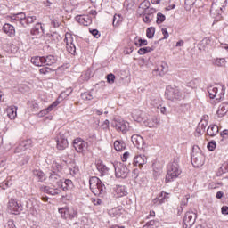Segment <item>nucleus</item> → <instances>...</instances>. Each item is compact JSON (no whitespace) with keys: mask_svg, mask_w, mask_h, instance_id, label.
<instances>
[{"mask_svg":"<svg viewBox=\"0 0 228 228\" xmlns=\"http://www.w3.org/2000/svg\"><path fill=\"white\" fill-rule=\"evenodd\" d=\"M61 186H63V182L61 181V178H60V175L52 174L49 176L48 184L43 185L41 191L48 195H60V193H61Z\"/></svg>","mask_w":228,"mask_h":228,"instance_id":"obj_1","label":"nucleus"},{"mask_svg":"<svg viewBox=\"0 0 228 228\" xmlns=\"http://www.w3.org/2000/svg\"><path fill=\"white\" fill-rule=\"evenodd\" d=\"M208 92L210 99H215L216 101H224V98L225 97V86L222 84L209 86Z\"/></svg>","mask_w":228,"mask_h":228,"instance_id":"obj_2","label":"nucleus"},{"mask_svg":"<svg viewBox=\"0 0 228 228\" xmlns=\"http://www.w3.org/2000/svg\"><path fill=\"white\" fill-rule=\"evenodd\" d=\"M90 190L94 195H104L106 191V186L101 179L97 178L96 176H93L89 180Z\"/></svg>","mask_w":228,"mask_h":228,"instance_id":"obj_3","label":"nucleus"},{"mask_svg":"<svg viewBox=\"0 0 228 228\" xmlns=\"http://www.w3.org/2000/svg\"><path fill=\"white\" fill-rule=\"evenodd\" d=\"M181 175V169L177 163L169 164L167 167V173L166 175L165 183H172Z\"/></svg>","mask_w":228,"mask_h":228,"instance_id":"obj_4","label":"nucleus"},{"mask_svg":"<svg viewBox=\"0 0 228 228\" xmlns=\"http://www.w3.org/2000/svg\"><path fill=\"white\" fill-rule=\"evenodd\" d=\"M166 97L169 101H183L184 94L177 87L167 86L166 89Z\"/></svg>","mask_w":228,"mask_h":228,"instance_id":"obj_5","label":"nucleus"},{"mask_svg":"<svg viewBox=\"0 0 228 228\" xmlns=\"http://www.w3.org/2000/svg\"><path fill=\"white\" fill-rule=\"evenodd\" d=\"M58 212L64 220H74V218H77V211L72 208L64 207L59 208Z\"/></svg>","mask_w":228,"mask_h":228,"instance_id":"obj_6","label":"nucleus"},{"mask_svg":"<svg viewBox=\"0 0 228 228\" xmlns=\"http://www.w3.org/2000/svg\"><path fill=\"white\" fill-rule=\"evenodd\" d=\"M112 127H115L119 133H127L129 131V122L120 119V118H114L111 123Z\"/></svg>","mask_w":228,"mask_h":228,"instance_id":"obj_7","label":"nucleus"},{"mask_svg":"<svg viewBox=\"0 0 228 228\" xmlns=\"http://www.w3.org/2000/svg\"><path fill=\"white\" fill-rule=\"evenodd\" d=\"M224 10L225 7H224V5H218L216 3L212 4L210 13L215 17L216 22H220V20H224L222 13H224Z\"/></svg>","mask_w":228,"mask_h":228,"instance_id":"obj_8","label":"nucleus"},{"mask_svg":"<svg viewBox=\"0 0 228 228\" xmlns=\"http://www.w3.org/2000/svg\"><path fill=\"white\" fill-rule=\"evenodd\" d=\"M116 177L126 179L129 175L127 167L120 162L114 164Z\"/></svg>","mask_w":228,"mask_h":228,"instance_id":"obj_9","label":"nucleus"},{"mask_svg":"<svg viewBox=\"0 0 228 228\" xmlns=\"http://www.w3.org/2000/svg\"><path fill=\"white\" fill-rule=\"evenodd\" d=\"M56 149L58 151H65L69 147V140H67V135L62 133H59L55 138Z\"/></svg>","mask_w":228,"mask_h":228,"instance_id":"obj_10","label":"nucleus"},{"mask_svg":"<svg viewBox=\"0 0 228 228\" xmlns=\"http://www.w3.org/2000/svg\"><path fill=\"white\" fill-rule=\"evenodd\" d=\"M195 220H197V214L192 211H188L185 213L184 218H183V227L184 228H191L193 227L195 224Z\"/></svg>","mask_w":228,"mask_h":228,"instance_id":"obj_11","label":"nucleus"},{"mask_svg":"<svg viewBox=\"0 0 228 228\" xmlns=\"http://www.w3.org/2000/svg\"><path fill=\"white\" fill-rule=\"evenodd\" d=\"M64 42L66 49L70 54H76V45H74V37L70 33H66Z\"/></svg>","mask_w":228,"mask_h":228,"instance_id":"obj_12","label":"nucleus"},{"mask_svg":"<svg viewBox=\"0 0 228 228\" xmlns=\"http://www.w3.org/2000/svg\"><path fill=\"white\" fill-rule=\"evenodd\" d=\"M7 209L12 215H19V213L22 211V207L20 206V203L17 201V200L11 199L8 202Z\"/></svg>","mask_w":228,"mask_h":228,"instance_id":"obj_13","label":"nucleus"},{"mask_svg":"<svg viewBox=\"0 0 228 228\" xmlns=\"http://www.w3.org/2000/svg\"><path fill=\"white\" fill-rule=\"evenodd\" d=\"M73 147L77 151V152H83V151L86 149V142L81 138H77L74 140Z\"/></svg>","mask_w":228,"mask_h":228,"instance_id":"obj_14","label":"nucleus"},{"mask_svg":"<svg viewBox=\"0 0 228 228\" xmlns=\"http://www.w3.org/2000/svg\"><path fill=\"white\" fill-rule=\"evenodd\" d=\"M142 20L143 22H145L146 24H149L152 19H154V13H156V9L154 8H151L148 10V12H142Z\"/></svg>","mask_w":228,"mask_h":228,"instance_id":"obj_15","label":"nucleus"},{"mask_svg":"<svg viewBox=\"0 0 228 228\" xmlns=\"http://www.w3.org/2000/svg\"><path fill=\"white\" fill-rule=\"evenodd\" d=\"M17 106L11 105L6 108L7 117L10 120H15L17 118Z\"/></svg>","mask_w":228,"mask_h":228,"instance_id":"obj_16","label":"nucleus"},{"mask_svg":"<svg viewBox=\"0 0 228 228\" xmlns=\"http://www.w3.org/2000/svg\"><path fill=\"white\" fill-rule=\"evenodd\" d=\"M114 195L117 197H126V195H127V188L124 185H116L114 188Z\"/></svg>","mask_w":228,"mask_h":228,"instance_id":"obj_17","label":"nucleus"},{"mask_svg":"<svg viewBox=\"0 0 228 228\" xmlns=\"http://www.w3.org/2000/svg\"><path fill=\"white\" fill-rule=\"evenodd\" d=\"M132 142L137 149H141V147H143V138L139 134L132 135Z\"/></svg>","mask_w":228,"mask_h":228,"instance_id":"obj_18","label":"nucleus"},{"mask_svg":"<svg viewBox=\"0 0 228 228\" xmlns=\"http://www.w3.org/2000/svg\"><path fill=\"white\" fill-rule=\"evenodd\" d=\"M3 31L5 33V35H8V37H15V27L10 23H5L4 25Z\"/></svg>","mask_w":228,"mask_h":228,"instance_id":"obj_19","label":"nucleus"},{"mask_svg":"<svg viewBox=\"0 0 228 228\" xmlns=\"http://www.w3.org/2000/svg\"><path fill=\"white\" fill-rule=\"evenodd\" d=\"M134 163L136 167H143L147 163V157L145 155H138L134 159Z\"/></svg>","mask_w":228,"mask_h":228,"instance_id":"obj_20","label":"nucleus"},{"mask_svg":"<svg viewBox=\"0 0 228 228\" xmlns=\"http://www.w3.org/2000/svg\"><path fill=\"white\" fill-rule=\"evenodd\" d=\"M11 19L12 20H17L18 22H20L21 24V26H24V22L26 20V13L19 12L17 14H12L11 16Z\"/></svg>","mask_w":228,"mask_h":228,"instance_id":"obj_21","label":"nucleus"},{"mask_svg":"<svg viewBox=\"0 0 228 228\" xmlns=\"http://www.w3.org/2000/svg\"><path fill=\"white\" fill-rule=\"evenodd\" d=\"M220 129L218 128V126L216 125H210L207 129V134L208 136H216L218 134Z\"/></svg>","mask_w":228,"mask_h":228,"instance_id":"obj_22","label":"nucleus"},{"mask_svg":"<svg viewBox=\"0 0 228 228\" xmlns=\"http://www.w3.org/2000/svg\"><path fill=\"white\" fill-rule=\"evenodd\" d=\"M228 111V102L226 103H222L219 107L218 110L216 111V115L217 117H224V115L227 113Z\"/></svg>","mask_w":228,"mask_h":228,"instance_id":"obj_23","label":"nucleus"},{"mask_svg":"<svg viewBox=\"0 0 228 228\" xmlns=\"http://www.w3.org/2000/svg\"><path fill=\"white\" fill-rule=\"evenodd\" d=\"M146 127H157L159 124V118H151L146 121H144Z\"/></svg>","mask_w":228,"mask_h":228,"instance_id":"obj_24","label":"nucleus"},{"mask_svg":"<svg viewBox=\"0 0 228 228\" xmlns=\"http://www.w3.org/2000/svg\"><path fill=\"white\" fill-rule=\"evenodd\" d=\"M132 117L135 122H143V113L141 110H134L132 112Z\"/></svg>","mask_w":228,"mask_h":228,"instance_id":"obj_25","label":"nucleus"},{"mask_svg":"<svg viewBox=\"0 0 228 228\" xmlns=\"http://www.w3.org/2000/svg\"><path fill=\"white\" fill-rule=\"evenodd\" d=\"M150 6H151V2H149L148 0H144L139 5V12H141V13H145L149 12V10H151Z\"/></svg>","mask_w":228,"mask_h":228,"instance_id":"obj_26","label":"nucleus"},{"mask_svg":"<svg viewBox=\"0 0 228 228\" xmlns=\"http://www.w3.org/2000/svg\"><path fill=\"white\" fill-rule=\"evenodd\" d=\"M151 104L153 106V108L159 110V107L163 106V100L159 97L151 98Z\"/></svg>","mask_w":228,"mask_h":228,"instance_id":"obj_27","label":"nucleus"},{"mask_svg":"<svg viewBox=\"0 0 228 228\" xmlns=\"http://www.w3.org/2000/svg\"><path fill=\"white\" fill-rule=\"evenodd\" d=\"M213 65L216 67H225V65H227V61L225 58H216L213 60Z\"/></svg>","mask_w":228,"mask_h":228,"instance_id":"obj_28","label":"nucleus"},{"mask_svg":"<svg viewBox=\"0 0 228 228\" xmlns=\"http://www.w3.org/2000/svg\"><path fill=\"white\" fill-rule=\"evenodd\" d=\"M109 215L112 218H118L120 216V215H122V209H120L118 208H114L109 210Z\"/></svg>","mask_w":228,"mask_h":228,"instance_id":"obj_29","label":"nucleus"},{"mask_svg":"<svg viewBox=\"0 0 228 228\" xmlns=\"http://www.w3.org/2000/svg\"><path fill=\"white\" fill-rule=\"evenodd\" d=\"M31 63H33V65H35L36 67H42V65H44V57H32Z\"/></svg>","mask_w":228,"mask_h":228,"instance_id":"obj_30","label":"nucleus"},{"mask_svg":"<svg viewBox=\"0 0 228 228\" xmlns=\"http://www.w3.org/2000/svg\"><path fill=\"white\" fill-rule=\"evenodd\" d=\"M194 167L197 168H200V167H202L204 165V157L202 155H200L192 159Z\"/></svg>","mask_w":228,"mask_h":228,"instance_id":"obj_31","label":"nucleus"},{"mask_svg":"<svg viewBox=\"0 0 228 228\" xmlns=\"http://www.w3.org/2000/svg\"><path fill=\"white\" fill-rule=\"evenodd\" d=\"M74 188V183H72V180L67 179L64 182V184L62 183L61 189L63 191H69V190H72Z\"/></svg>","mask_w":228,"mask_h":228,"instance_id":"obj_32","label":"nucleus"},{"mask_svg":"<svg viewBox=\"0 0 228 228\" xmlns=\"http://www.w3.org/2000/svg\"><path fill=\"white\" fill-rule=\"evenodd\" d=\"M56 63V58L53 55L44 57V65H54Z\"/></svg>","mask_w":228,"mask_h":228,"instance_id":"obj_33","label":"nucleus"},{"mask_svg":"<svg viewBox=\"0 0 228 228\" xmlns=\"http://www.w3.org/2000/svg\"><path fill=\"white\" fill-rule=\"evenodd\" d=\"M157 70H158V72H159L160 76L167 74V72H168V64L162 62Z\"/></svg>","mask_w":228,"mask_h":228,"instance_id":"obj_34","label":"nucleus"},{"mask_svg":"<svg viewBox=\"0 0 228 228\" xmlns=\"http://www.w3.org/2000/svg\"><path fill=\"white\" fill-rule=\"evenodd\" d=\"M114 149L118 151H124V149H126V144L120 141H116L114 142Z\"/></svg>","mask_w":228,"mask_h":228,"instance_id":"obj_35","label":"nucleus"},{"mask_svg":"<svg viewBox=\"0 0 228 228\" xmlns=\"http://www.w3.org/2000/svg\"><path fill=\"white\" fill-rule=\"evenodd\" d=\"M32 35H40L42 33V24L37 23L31 30Z\"/></svg>","mask_w":228,"mask_h":228,"instance_id":"obj_36","label":"nucleus"},{"mask_svg":"<svg viewBox=\"0 0 228 228\" xmlns=\"http://www.w3.org/2000/svg\"><path fill=\"white\" fill-rule=\"evenodd\" d=\"M122 22V17L119 14H115L113 17V26L117 27V26H120Z\"/></svg>","mask_w":228,"mask_h":228,"instance_id":"obj_37","label":"nucleus"},{"mask_svg":"<svg viewBox=\"0 0 228 228\" xmlns=\"http://www.w3.org/2000/svg\"><path fill=\"white\" fill-rule=\"evenodd\" d=\"M20 143L22 144V146L25 148L26 151L33 147V141H31V139L22 141Z\"/></svg>","mask_w":228,"mask_h":228,"instance_id":"obj_38","label":"nucleus"},{"mask_svg":"<svg viewBox=\"0 0 228 228\" xmlns=\"http://www.w3.org/2000/svg\"><path fill=\"white\" fill-rule=\"evenodd\" d=\"M206 129V126L202 123H200L198 128L196 129V136H202V133H204Z\"/></svg>","mask_w":228,"mask_h":228,"instance_id":"obj_39","label":"nucleus"},{"mask_svg":"<svg viewBox=\"0 0 228 228\" xmlns=\"http://www.w3.org/2000/svg\"><path fill=\"white\" fill-rule=\"evenodd\" d=\"M26 152V148L21 144V142L15 148L14 154H24Z\"/></svg>","mask_w":228,"mask_h":228,"instance_id":"obj_40","label":"nucleus"},{"mask_svg":"<svg viewBox=\"0 0 228 228\" xmlns=\"http://www.w3.org/2000/svg\"><path fill=\"white\" fill-rule=\"evenodd\" d=\"M26 152V148L21 144V142L15 148L14 154H24Z\"/></svg>","mask_w":228,"mask_h":228,"instance_id":"obj_41","label":"nucleus"},{"mask_svg":"<svg viewBox=\"0 0 228 228\" xmlns=\"http://www.w3.org/2000/svg\"><path fill=\"white\" fill-rule=\"evenodd\" d=\"M28 105L30 107L31 111H38V110L40 109L38 102L36 101L30 102Z\"/></svg>","mask_w":228,"mask_h":228,"instance_id":"obj_42","label":"nucleus"},{"mask_svg":"<svg viewBox=\"0 0 228 228\" xmlns=\"http://www.w3.org/2000/svg\"><path fill=\"white\" fill-rule=\"evenodd\" d=\"M69 174L70 175H77V174H79V167L76 166V165H72L69 167Z\"/></svg>","mask_w":228,"mask_h":228,"instance_id":"obj_43","label":"nucleus"},{"mask_svg":"<svg viewBox=\"0 0 228 228\" xmlns=\"http://www.w3.org/2000/svg\"><path fill=\"white\" fill-rule=\"evenodd\" d=\"M153 49L151 47H142L138 50V54L143 56V54H147V53H152Z\"/></svg>","mask_w":228,"mask_h":228,"instance_id":"obj_44","label":"nucleus"},{"mask_svg":"<svg viewBox=\"0 0 228 228\" xmlns=\"http://www.w3.org/2000/svg\"><path fill=\"white\" fill-rule=\"evenodd\" d=\"M35 20H37V16H25L24 26H28V24H33Z\"/></svg>","mask_w":228,"mask_h":228,"instance_id":"obj_45","label":"nucleus"},{"mask_svg":"<svg viewBox=\"0 0 228 228\" xmlns=\"http://www.w3.org/2000/svg\"><path fill=\"white\" fill-rule=\"evenodd\" d=\"M154 33H156V28H154V27H150L146 30V37L148 38H152L154 37Z\"/></svg>","mask_w":228,"mask_h":228,"instance_id":"obj_46","label":"nucleus"},{"mask_svg":"<svg viewBox=\"0 0 228 228\" xmlns=\"http://www.w3.org/2000/svg\"><path fill=\"white\" fill-rule=\"evenodd\" d=\"M53 174H56V172H61V170H63V167L61 166L60 163L53 162Z\"/></svg>","mask_w":228,"mask_h":228,"instance_id":"obj_47","label":"nucleus"},{"mask_svg":"<svg viewBox=\"0 0 228 228\" xmlns=\"http://www.w3.org/2000/svg\"><path fill=\"white\" fill-rule=\"evenodd\" d=\"M166 19H167V17H165V14H163L161 12L157 13V24H163V22H165Z\"/></svg>","mask_w":228,"mask_h":228,"instance_id":"obj_48","label":"nucleus"},{"mask_svg":"<svg viewBox=\"0 0 228 228\" xmlns=\"http://www.w3.org/2000/svg\"><path fill=\"white\" fill-rule=\"evenodd\" d=\"M81 97L84 101H92V99H94V94H92V93L86 92L82 94Z\"/></svg>","mask_w":228,"mask_h":228,"instance_id":"obj_49","label":"nucleus"},{"mask_svg":"<svg viewBox=\"0 0 228 228\" xmlns=\"http://www.w3.org/2000/svg\"><path fill=\"white\" fill-rule=\"evenodd\" d=\"M158 224L156 221H150L148 222L142 228H157Z\"/></svg>","mask_w":228,"mask_h":228,"instance_id":"obj_50","label":"nucleus"},{"mask_svg":"<svg viewBox=\"0 0 228 228\" xmlns=\"http://www.w3.org/2000/svg\"><path fill=\"white\" fill-rule=\"evenodd\" d=\"M207 147H208V151H215V149H216V142H215V141L209 142L208 143Z\"/></svg>","mask_w":228,"mask_h":228,"instance_id":"obj_51","label":"nucleus"},{"mask_svg":"<svg viewBox=\"0 0 228 228\" xmlns=\"http://www.w3.org/2000/svg\"><path fill=\"white\" fill-rule=\"evenodd\" d=\"M107 83L110 85H113V83H115V76L112 73L107 75Z\"/></svg>","mask_w":228,"mask_h":228,"instance_id":"obj_52","label":"nucleus"},{"mask_svg":"<svg viewBox=\"0 0 228 228\" xmlns=\"http://www.w3.org/2000/svg\"><path fill=\"white\" fill-rule=\"evenodd\" d=\"M33 175H37L40 181H44L45 175L42 173V171L35 170L33 171Z\"/></svg>","mask_w":228,"mask_h":228,"instance_id":"obj_53","label":"nucleus"},{"mask_svg":"<svg viewBox=\"0 0 228 228\" xmlns=\"http://www.w3.org/2000/svg\"><path fill=\"white\" fill-rule=\"evenodd\" d=\"M58 104H60V102L59 101H55L50 106H48L46 108V110H48V111L51 113V111H53V110H54V108H56V106H58Z\"/></svg>","mask_w":228,"mask_h":228,"instance_id":"obj_54","label":"nucleus"},{"mask_svg":"<svg viewBox=\"0 0 228 228\" xmlns=\"http://www.w3.org/2000/svg\"><path fill=\"white\" fill-rule=\"evenodd\" d=\"M49 110H48V109L46 108V109H44V110H42L41 111H39L38 113H37V117H40V118H42V117H45V115H49Z\"/></svg>","mask_w":228,"mask_h":228,"instance_id":"obj_55","label":"nucleus"},{"mask_svg":"<svg viewBox=\"0 0 228 228\" xmlns=\"http://www.w3.org/2000/svg\"><path fill=\"white\" fill-rule=\"evenodd\" d=\"M139 45V47H142V45H147V40L140 38L135 42V45Z\"/></svg>","mask_w":228,"mask_h":228,"instance_id":"obj_56","label":"nucleus"},{"mask_svg":"<svg viewBox=\"0 0 228 228\" xmlns=\"http://www.w3.org/2000/svg\"><path fill=\"white\" fill-rule=\"evenodd\" d=\"M102 129L103 130L110 129V120L106 119L105 121H103L102 125Z\"/></svg>","mask_w":228,"mask_h":228,"instance_id":"obj_57","label":"nucleus"},{"mask_svg":"<svg viewBox=\"0 0 228 228\" xmlns=\"http://www.w3.org/2000/svg\"><path fill=\"white\" fill-rule=\"evenodd\" d=\"M5 228H16L13 220H9L5 225Z\"/></svg>","mask_w":228,"mask_h":228,"instance_id":"obj_58","label":"nucleus"},{"mask_svg":"<svg viewBox=\"0 0 228 228\" xmlns=\"http://www.w3.org/2000/svg\"><path fill=\"white\" fill-rule=\"evenodd\" d=\"M90 33L93 37H95V38H99L101 37V35H99V30L97 29L90 30Z\"/></svg>","mask_w":228,"mask_h":228,"instance_id":"obj_59","label":"nucleus"},{"mask_svg":"<svg viewBox=\"0 0 228 228\" xmlns=\"http://www.w3.org/2000/svg\"><path fill=\"white\" fill-rule=\"evenodd\" d=\"M159 110H160V113H161L162 115H167V107L161 105V107H159Z\"/></svg>","mask_w":228,"mask_h":228,"instance_id":"obj_60","label":"nucleus"},{"mask_svg":"<svg viewBox=\"0 0 228 228\" xmlns=\"http://www.w3.org/2000/svg\"><path fill=\"white\" fill-rule=\"evenodd\" d=\"M221 213L222 215H228V207L227 206L222 207Z\"/></svg>","mask_w":228,"mask_h":228,"instance_id":"obj_61","label":"nucleus"},{"mask_svg":"<svg viewBox=\"0 0 228 228\" xmlns=\"http://www.w3.org/2000/svg\"><path fill=\"white\" fill-rule=\"evenodd\" d=\"M39 72H40V74L45 75V74L49 73V69L42 68L41 69H39Z\"/></svg>","mask_w":228,"mask_h":228,"instance_id":"obj_62","label":"nucleus"},{"mask_svg":"<svg viewBox=\"0 0 228 228\" xmlns=\"http://www.w3.org/2000/svg\"><path fill=\"white\" fill-rule=\"evenodd\" d=\"M162 34L165 39L168 38V30H167V28H162Z\"/></svg>","mask_w":228,"mask_h":228,"instance_id":"obj_63","label":"nucleus"},{"mask_svg":"<svg viewBox=\"0 0 228 228\" xmlns=\"http://www.w3.org/2000/svg\"><path fill=\"white\" fill-rule=\"evenodd\" d=\"M128 158H129V152H125L122 157V161H127Z\"/></svg>","mask_w":228,"mask_h":228,"instance_id":"obj_64","label":"nucleus"}]
</instances>
